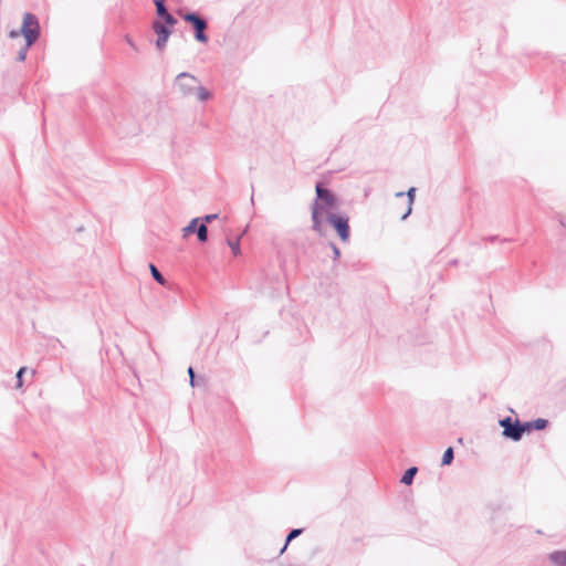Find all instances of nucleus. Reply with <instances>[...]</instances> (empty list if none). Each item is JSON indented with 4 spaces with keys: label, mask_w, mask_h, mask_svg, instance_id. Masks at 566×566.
<instances>
[{
    "label": "nucleus",
    "mask_w": 566,
    "mask_h": 566,
    "mask_svg": "<svg viewBox=\"0 0 566 566\" xmlns=\"http://www.w3.org/2000/svg\"><path fill=\"white\" fill-rule=\"evenodd\" d=\"M316 197L311 205L312 230L317 234L324 233V217L327 212L338 208L339 201L336 195L322 182L315 185Z\"/></svg>",
    "instance_id": "nucleus-1"
},
{
    "label": "nucleus",
    "mask_w": 566,
    "mask_h": 566,
    "mask_svg": "<svg viewBox=\"0 0 566 566\" xmlns=\"http://www.w3.org/2000/svg\"><path fill=\"white\" fill-rule=\"evenodd\" d=\"M41 35V28L38 17L34 13L27 12L23 15L22 24L19 30H11L9 36L15 39L23 36L28 46H32Z\"/></svg>",
    "instance_id": "nucleus-2"
},
{
    "label": "nucleus",
    "mask_w": 566,
    "mask_h": 566,
    "mask_svg": "<svg viewBox=\"0 0 566 566\" xmlns=\"http://www.w3.org/2000/svg\"><path fill=\"white\" fill-rule=\"evenodd\" d=\"M178 14L185 22L192 27L196 41L203 44L209 41V36L206 33L208 29V21L202 15L195 11L184 13L181 10L178 11Z\"/></svg>",
    "instance_id": "nucleus-3"
},
{
    "label": "nucleus",
    "mask_w": 566,
    "mask_h": 566,
    "mask_svg": "<svg viewBox=\"0 0 566 566\" xmlns=\"http://www.w3.org/2000/svg\"><path fill=\"white\" fill-rule=\"evenodd\" d=\"M343 242L350 238L349 218L345 213L327 212L324 217Z\"/></svg>",
    "instance_id": "nucleus-4"
},
{
    "label": "nucleus",
    "mask_w": 566,
    "mask_h": 566,
    "mask_svg": "<svg viewBox=\"0 0 566 566\" xmlns=\"http://www.w3.org/2000/svg\"><path fill=\"white\" fill-rule=\"evenodd\" d=\"M199 84V80L188 73H179L174 81V88L180 94L181 97H190L195 94L196 87Z\"/></svg>",
    "instance_id": "nucleus-5"
},
{
    "label": "nucleus",
    "mask_w": 566,
    "mask_h": 566,
    "mask_svg": "<svg viewBox=\"0 0 566 566\" xmlns=\"http://www.w3.org/2000/svg\"><path fill=\"white\" fill-rule=\"evenodd\" d=\"M499 424L503 429V437L506 439L517 442L524 436L523 423L518 419L513 420L510 416H507L500 419Z\"/></svg>",
    "instance_id": "nucleus-6"
},
{
    "label": "nucleus",
    "mask_w": 566,
    "mask_h": 566,
    "mask_svg": "<svg viewBox=\"0 0 566 566\" xmlns=\"http://www.w3.org/2000/svg\"><path fill=\"white\" fill-rule=\"evenodd\" d=\"M174 27L175 25H168L166 23H163L160 20L153 21L151 28L154 32L157 34L156 48L159 51H163L166 48L168 39L172 33Z\"/></svg>",
    "instance_id": "nucleus-7"
},
{
    "label": "nucleus",
    "mask_w": 566,
    "mask_h": 566,
    "mask_svg": "<svg viewBox=\"0 0 566 566\" xmlns=\"http://www.w3.org/2000/svg\"><path fill=\"white\" fill-rule=\"evenodd\" d=\"M154 4L156 7V13L163 23L168 25L177 24L178 21L171 13H169L165 0H154Z\"/></svg>",
    "instance_id": "nucleus-8"
},
{
    "label": "nucleus",
    "mask_w": 566,
    "mask_h": 566,
    "mask_svg": "<svg viewBox=\"0 0 566 566\" xmlns=\"http://www.w3.org/2000/svg\"><path fill=\"white\" fill-rule=\"evenodd\" d=\"M523 423L524 433H530L533 430H544L548 426V420L543 418H537L535 420L525 421Z\"/></svg>",
    "instance_id": "nucleus-9"
},
{
    "label": "nucleus",
    "mask_w": 566,
    "mask_h": 566,
    "mask_svg": "<svg viewBox=\"0 0 566 566\" xmlns=\"http://www.w3.org/2000/svg\"><path fill=\"white\" fill-rule=\"evenodd\" d=\"M547 560L553 566H566V549L551 552L547 554Z\"/></svg>",
    "instance_id": "nucleus-10"
},
{
    "label": "nucleus",
    "mask_w": 566,
    "mask_h": 566,
    "mask_svg": "<svg viewBox=\"0 0 566 566\" xmlns=\"http://www.w3.org/2000/svg\"><path fill=\"white\" fill-rule=\"evenodd\" d=\"M405 193L408 199V208H407L406 212L401 216V220H406L412 212V205L415 202V197H416V188L411 187Z\"/></svg>",
    "instance_id": "nucleus-11"
},
{
    "label": "nucleus",
    "mask_w": 566,
    "mask_h": 566,
    "mask_svg": "<svg viewBox=\"0 0 566 566\" xmlns=\"http://www.w3.org/2000/svg\"><path fill=\"white\" fill-rule=\"evenodd\" d=\"M303 528H292L287 535H286V538H285V543L283 545V547L280 549L279 552V556H281L287 548V546L290 545V543L295 539L296 537H298L302 533H303Z\"/></svg>",
    "instance_id": "nucleus-12"
},
{
    "label": "nucleus",
    "mask_w": 566,
    "mask_h": 566,
    "mask_svg": "<svg viewBox=\"0 0 566 566\" xmlns=\"http://www.w3.org/2000/svg\"><path fill=\"white\" fill-rule=\"evenodd\" d=\"M417 472H418V468H417V467H410V468H408V469L403 472V474H402V476H401V479H400V483H402V484H405V485H410V484H412L413 479H415V476H416Z\"/></svg>",
    "instance_id": "nucleus-13"
},
{
    "label": "nucleus",
    "mask_w": 566,
    "mask_h": 566,
    "mask_svg": "<svg viewBox=\"0 0 566 566\" xmlns=\"http://www.w3.org/2000/svg\"><path fill=\"white\" fill-rule=\"evenodd\" d=\"M199 218H193L184 229H182V237L187 238L190 234L196 233L197 227L199 226Z\"/></svg>",
    "instance_id": "nucleus-14"
},
{
    "label": "nucleus",
    "mask_w": 566,
    "mask_h": 566,
    "mask_svg": "<svg viewBox=\"0 0 566 566\" xmlns=\"http://www.w3.org/2000/svg\"><path fill=\"white\" fill-rule=\"evenodd\" d=\"M197 239L200 243H206L208 241V228L205 223H199L197 227Z\"/></svg>",
    "instance_id": "nucleus-15"
},
{
    "label": "nucleus",
    "mask_w": 566,
    "mask_h": 566,
    "mask_svg": "<svg viewBox=\"0 0 566 566\" xmlns=\"http://www.w3.org/2000/svg\"><path fill=\"white\" fill-rule=\"evenodd\" d=\"M149 269H150V272H151V276L154 277V280L160 284V285H165L166 284V279L165 276L160 273V271L156 268L155 264L153 263H149Z\"/></svg>",
    "instance_id": "nucleus-16"
},
{
    "label": "nucleus",
    "mask_w": 566,
    "mask_h": 566,
    "mask_svg": "<svg viewBox=\"0 0 566 566\" xmlns=\"http://www.w3.org/2000/svg\"><path fill=\"white\" fill-rule=\"evenodd\" d=\"M195 93L200 102H206L211 97V93L201 86L200 83L197 85Z\"/></svg>",
    "instance_id": "nucleus-17"
},
{
    "label": "nucleus",
    "mask_w": 566,
    "mask_h": 566,
    "mask_svg": "<svg viewBox=\"0 0 566 566\" xmlns=\"http://www.w3.org/2000/svg\"><path fill=\"white\" fill-rule=\"evenodd\" d=\"M454 459V451L452 447H449L444 450L442 459H441V465H450Z\"/></svg>",
    "instance_id": "nucleus-18"
},
{
    "label": "nucleus",
    "mask_w": 566,
    "mask_h": 566,
    "mask_svg": "<svg viewBox=\"0 0 566 566\" xmlns=\"http://www.w3.org/2000/svg\"><path fill=\"white\" fill-rule=\"evenodd\" d=\"M31 46H28V43L25 42L23 46L20 48L17 54V61L23 62L27 59L28 51Z\"/></svg>",
    "instance_id": "nucleus-19"
},
{
    "label": "nucleus",
    "mask_w": 566,
    "mask_h": 566,
    "mask_svg": "<svg viewBox=\"0 0 566 566\" xmlns=\"http://www.w3.org/2000/svg\"><path fill=\"white\" fill-rule=\"evenodd\" d=\"M228 245L230 247L233 255L240 254V239L239 238L235 241L228 240Z\"/></svg>",
    "instance_id": "nucleus-20"
},
{
    "label": "nucleus",
    "mask_w": 566,
    "mask_h": 566,
    "mask_svg": "<svg viewBox=\"0 0 566 566\" xmlns=\"http://www.w3.org/2000/svg\"><path fill=\"white\" fill-rule=\"evenodd\" d=\"M27 371V368L25 367H21L17 375H15V378H17V385L15 387L17 388H21L23 386V374Z\"/></svg>",
    "instance_id": "nucleus-21"
},
{
    "label": "nucleus",
    "mask_w": 566,
    "mask_h": 566,
    "mask_svg": "<svg viewBox=\"0 0 566 566\" xmlns=\"http://www.w3.org/2000/svg\"><path fill=\"white\" fill-rule=\"evenodd\" d=\"M219 214L218 213H211V214H206L203 217H200V223H205L206 226L208 223H211L213 220L218 219Z\"/></svg>",
    "instance_id": "nucleus-22"
},
{
    "label": "nucleus",
    "mask_w": 566,
    "mask_h": 566,
    "mask_svg": "<svg viewBox=\"0 0 566 566\" xmlns=\"http://www.w3.org/2000/svg\"><path fill=\"white\" fill-rule=\"evenodd\" d=\"M328 247L331 248V250L333 252L334 262L337 261L340 258V250L334 242H328Z\"/></svg>",
    "instance_id": "nucleus-23"
},
{
    "label": "nucleus",
    "mask_w": 566,
    "mask_h": 566,
    "mask_svg": "<svg viewBox=\"0 0 566 566\" xmlns=\"http://www.w3.org/2000/svg\"><path fill=\"white\" fill-rule=\"evenodd\" d=\"M188 375H189L190 386L196 387L198 385V382L196 380L195 370L191 366L188 368Z\"/></svg>",
    "instance_id": "nucleus-24"
},
{
    "label": "nucleus",
    "mask_w": 566,
    "mask_h": 566,
    "mask_svg": "<svg viewBox=\"0 0 566 566\" xmlns=\"http://www.w3.org/2000/svg\"><path fill=\"white\" fill-rule=\"evenodd\" d=\"M125 40H126V42L128 43V45H129L130 48H133V49H134V50H136V51L138 50V49H137V46H136V44H135V42L132 40V38H130L129 35H126V36H125Z\"/></svg>",
    "instance_id": "nucleus-25"
},
{
    "label": "nucleus",
    "mask_w": 566,
    "mask_h": 566,
    "mask_svg": "<svg viewBox=\"0 0 566 566\" xmlns=\"http://www.w3.org/2000/svg\"><path fill=\"white\" fill-rule=\"evenodd\" d=\"M251 190H252V195H251V198H250V202L252 206H254V185L252 184L251 185Z\"/></svg>",
    "instance_id": "nucleus-26"
},
{
    "label": "nucleus",
    "mask_w": 566,
    "mask_h": 566,
    "mask_svg": "<svg viewBox=\"0 0 566 566\" xmlns=\"http://www.w3.org/2000/svg\"><path fill=\"white\" fill-rule=\"evenodd\" d=\"M485 240H488L489 242H495L499 240V237L497 235H490L488 238H485Z\"/></svg>",
    "instance_id": "nucleus-27"
},
{
    "label": "nucleus",
    "mask_w": 566,
    "mask_h": 566,
    "mask_svg": "<svg viewBox=\"0 0 566 566\" xmlns=\"http://www.w3.org/2000/svg\"><path fill=\"white\" fill-rule=\"evenodd\" d=\"M403 196H406V193L403 191H399V192L396 193L397 198H401Z\"/></svg>",
    "instance_id": "nucleus-28"
}]
</instances>
